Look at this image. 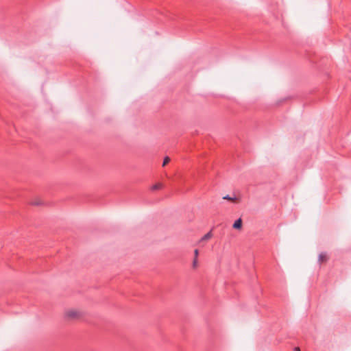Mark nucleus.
<instances>
[{"instance_id":"1","label":"nucleus","mask_w":351,"mask_h":351,"mask_svg":"<svg viewBox=\"0 0 351 351\" xmlns=\"http://www.w3.org/2000/svg\"><path fill=\"white\" fill-rule=\"evenodd\" d=\"M83 316L82 311L76 308H69L63 313V317L66 320L74 321L80 319Z\"/></svg>"},{"instance_id":"2","label":"nucleus","mask_w":351,"mask_h":351,"mask_svg":"<svg viewBox=\"0 0 351 351\" xmlns=\"http://www.w3.org/2000/svg\"><path fill=\"white\" fill-rule=\"evenodd\" d=\"M199 255V250L197 249H195L194 250V258L192 263V267L193 269H196L198 267V261L197 257Z\"/></svg>"},{"instance_id":"3","label":"nucleus","mask_w":351,"mask_h":351,"mask_svg":"<svg viewBox=\"0 0 351 351\" xmlns=\"http://www.w3.org/2000/svg\"><path fill=\"white\" fill-rule=\"evenodd\" d=\"M243 221L241 218L236 220L232 226L233 228L236 230H241L242 228Z\"/></svg>"},{"instance_id":"4","label":"nucleus","mask_w":351,"mask_h":351,"mask_svg":"<svg viewBox=\"0 0 351 351\" xmlns=\"http://www.w3.org/2000/svg\"><path fill=\"white\" fill-rule=\"evenodd\" d=\"M328 257L326 253L322 252L319 254L318 260L320 263H326L328 261Z\"/></svg>"},{"instance_id":"5","label":"nucleus","mask_w":351,"mask_h":351,"mask_svg":"<svg viewBox=\"0 0 351 351\" xmlns=\"http://www.w3.org/2000/svg\"><path fill=\"white\" fill-rule=\"evenodd\" d=\"M163 188V184L160 182H158V183H156L155 184H154L152 187H151V190L152 191H156V190H160Z\"/></svg>"},{"instance_id":"6","label":"nucleus","mask_w":351,"mask_h":351,"mask_svg":"<svg viewBox=\"0 0 351 351\" xmlns=\"http://www.w3.org/2000/svg\"><path fill=\"white\" fill-rule=\"evenodd\" d=\"M223 199H227V200H229V201H231L232 202H234V203H237L239 202V199L237 198L236 197H230L229 195H226L223 197Z\"/></svg>"},{"instance_id":"7","label":"nucleus","mask_w":351,"mask_h":351,"mask_svg":"<svg viewBox=\"0 0 351 351\" xmlns=\"http://www.w3.org/2000/svg\"><path fill=\"white\" fill-rule=\"evenodd\" d=\"M213 237L212 232H209L206 234L200 240V241H204L210 239Z\"/></svg>"},{"instance_id":"8","label":"nucleus","mask_w":351,"mask_h":351,"mask_svg":"<svg viewBox=\"0 0 351 351\" xmlns=\"http://www.w3.org/2000/svg\"><path fill=\"white\" fill-rule=\"evenodd\" d=\"M31 204L32 205H40V204H41V200L36 199L35 200H33Z\"/></svg>"},{"instance_id":"9","label":"nucleus","mask_w":351,"mask_h":351,"mask_svg":"<svg viewBox=\"0 0 351 351\" xmlns=\"http://www.w3.org/2000/svg\"><path fill=\"white\" fill-rule=\"evenodd\" d=\"M170 161V158L167 156L164 159V161H163V163H162V166L165 167L167 164H168Z\"/></svg>"},{"instance_id":"10","label":"nucleus","mask_w":351,"mask_h":351,"mask_svg":"<svg viewBox=\"0 0 351 351\" xmlns=\"http://www.w3.org/2000/svg\"><path fill=\"white\" fill-rule=\"evenodd\" d=\"M294 351H300V348L296 347L294 348Z\"/></svg>"}]
</instances>
